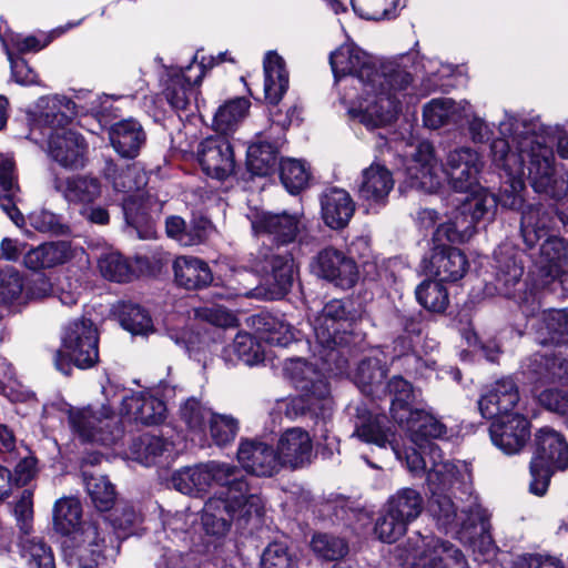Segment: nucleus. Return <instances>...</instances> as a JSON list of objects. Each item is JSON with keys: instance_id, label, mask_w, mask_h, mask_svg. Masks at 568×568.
I'll return each mask as SVG.
<instances>
[{"instance_id": "nucleus-34", "label": "nucleus", "mask_w": 568, "mask_h": 568, "mask_svg": "<svg viewBox=\"0 0 568 568\" xmlns=\"http://www.w3.org/2000/svg\"><path fill=\"white\" fill-rule=\"evenodd\" d=\"M14 516L20 529V555L32 565L36 562V541L31 536L33 529V490L24 489L14 505Z\"/></svg>"}, {"instance_id": "nucleus-7", "label": "nucleus", "mask_w": 568, "mask_h": 568, "mask_svg": "<svg viewBox=\"0 0 568 568\" xmlns=\"http://www.w3.org/2000/svg\"><path fill=\"white\" fill-rule=\"evenodd\" d=\"M493 165L497 169L494 163ZM498 170L503 172L501 176L505 179L499 196L496 197L487 187L477 184L476 187L467 192L468 195L465 200L450 213L448 221L437 227L435 232L437 241L445 239L450 243H465L474 236L480 222L486 223L494 220L498 204L509 209L503 204V196L505 186L510 179L503 169L498 168ZM521 206L523 204L515 209L510 207V210H518Z\"/></svg>"}, {"instance_id": "nucleus-56", "label": "nucleus", "mask_w": 568, "mask_h": 568, "mask_svg": "<svg viewBox=\"0 0 568 568\" xmlns=\"http://www.w3.org/2000/svg\"><path fill=\"white\" fill-rule=\"evenodd\" d=\"M121 326L133 335H148L153 332V322L146 310L133 303H124L120 313Z\"/></svg>"}, {"instance_id": "nucleus-17", "label": "nucleus", "mask_w": 568, "mask_h": 568, "mask_svg": "<svg viewBox=\"0 0 568 568\" xmlns=\"http://www.w3.org/2000/svg\"><path fill=\"white\" fill-rule=\"evenodd\" d=\"M408 545L414 559L412 568H469L463 551L448 540L418 535Z\"/></svg>"}, {"instance_id": "nucleus-54", "label": "nucleus", "mask_w": 568, "mask_h": 568, "mask_svg": "<svg viewBox=\"0 0 568 568\" xmlns=\"http://www.w3.org/2000/svg\"><path fill=\"white\" fill-rule=\"evenodd\" d=\"M415 295L424 308L434 313L445 312L449 303L448 292L439 280H425L416 287Z\"/></svg>"}, {"instance_id": "nucleus-43", "label": "nucleus", "mask_w": 568, "mask_h": 568, "mask_svg": "<svg viewBox=\"0 0 568 568\" xmlns=\"http://www.w3.org/2000/svg\"><path fill=\"white\" fill-rule=\"evenodd\" d=\"M172 449L173 444L163 437L143 434L133 439L130 446V455L138 463L144 466H152L160 463Z\"/></svg>"}, {"instance_id": "nucleus-48", "label": "nucleus", "mask_w": 568, "mask_h": 568, "mask_svg": "<svg viewBox=\"0 0 568 568\" xmlns=\"http://www.w3.org/2000/svg\"><path fill=\"white\" fill-rule=\"evenodd\" d=\"M384 506L385 509H389L406 523L412 524L423 513L424 498L418 490L406 487L389 496Z\"/></svg>"}, {"instance_id": "nucleus-40", "label": "nucleus", "mask_w": 568, "mask_h": 568, "mask_svg": "<svg viewBox=\"0 0 568 568\" xmlns=\"http://www.w3.org/2000/svg\"><path fill=\"white\" fill-rule=\"evenodd\" d=\"M55 189L73 204H89L101 195V183L90 175H74L55 181Z\"/></svg>"}, {"instance_id": "nucleus-4", "label": "nucleus", "mask_w": 568, "mask_h": 568, "mask_svg": "<svg viewBox=\"0 0 568 568\" xmlns=\"http://www.w3.org/2000/svg\"><path fill=\"white\" fill-rule=\"evenodd\" d=\"M485 161L479 151L471 146L450 150L445 163H438L429 142H420L405 166L406 182L410 187L428 193L436 192L446 174L449 185L456 192H468L479 184Z\"/></svg>"}, {"instance_id": "nucleus-9", "label": "nucleus", "mask_w": 568, "mask_h": 568, "mask_svg": "<svg viewBox=\"0 0 568 568\" xmlns=\"http://www.w3.org/2000/svg\"><path fill=\"white\" fill-rule=\"evenodd\" d=\"M414 447L405 452L406 465L409 471L418 475L435 468L439 463H452L444 459L442 450L433 439L443 438L446 435V426L429 413L412 409L404 417L403 424Z\"/></svg>"}, {"instance_id": "nucleus-37", "label": "nucleus", "mask_w": 568, "mask_h": 568, "mask_svg": "<svg viewBox=\"0 0 568 568\" xmlns=\"http://www.w3.org/2000/svg\"><path fill=\"white\" fill-rule=\"evenodd\" d=\"M554 222L552 214L542 205H527L521 212L520 234L527 248L532 250L546 237Z\"/></svg>"}, {"instance_id": "nucleus-36", "label": "nucleus", "mask_w": 568, "mask_h": 568, "mask_svg": "<svg viewBox=\"0 0 568 568\" xmlns=\"http://www.w3.org/2000/svg\"><path fill=\"white\" fill-rule=\"evenodd\" d=\"M536 341L540 345L568 343V311H544L534 324Z\"/></svg>"}, {"instance_id": "nucleus-57", "label": "nucleus", "mask_w": 568, "mask_h": 568, "mask_svg": "<svg viewBox=\"0 0 568 568\" xmlns=\"http://www.w3.org/2000/svg\"><path fill=\"white\" fill-rule=\"evenodd\" d=\"M214 413L194 397L189 398L180 407V417L191 433L197 436L205 434L206 423H211Z\"/></svg>"}, {"instance_id": "nucleus-27", "label": "nucleus", "mask_w": 568, "mask_h": 568, "mask_svg": "<svg viewBox=\"0 0 568 568\" xmlns=\"http://www.w3.org/2000/svg\"><path fill=\"white\" fill-rule=\"evenodd\" d=\"M120 412L136 423L151 426L165 419L166 405L154 390H142L122 396Z\"/></svg>"}, {"instance_id": "nucleus-38", "label": "nucleus", "mask_w": 568, "mask_h": 568, "mask_svg": "<svg viewBox=\"0 0 568 568\" xmlns=\"http://www.w3.org/2000/svg\"><path fill=\"white\" fill-rule=\"evenodd\" d=\"M466 104V100L456 102L448 98L433 99L424 106V123L430 129L446 125L462 126V115Z\"/></svg>"}, {"instance_id": "nucleus-46", "label": "nucleus", "mask_w": 568, "mask_h": 568, "mask_svg": "<svg viewBox=\"0 0 568 568\" xmlns=\"http://www.w3.org/2000/svg\"><path fill=\"white\" fill-rule=\"evenodd\" d=\"M194 72H187V65L170 75L165 83L163 94L170 105L175 110H185L194 95L195 85L201 81H191Z\"/></svg>"}, {"instance_id": "nucleus-1", "label": "nucleus", "mask_w": 568, "mask_h": 568, "mask_svg": "<svg viewBox=\"0 0 568 568\" xmlns=\"http://www.w3.org/2000/svg\"><path fill=\"white\" fill-rule=\"evenodd\" d=\"M498 136L489 146L491 163L503 169L510 179L505 186L503 204L517 207L523 202L526 176L535 192L555 200L568 193V179L558 174L551 146L557 139V152L568 159V121L545 125L538 118L505 110L497 123Z\"/></svg>"}, {"instance_id": "nucleus-24", "label": "nucleus", "mask_w": 568, "mask_h": 568, "mask_svg": "<svg viewBox=\"0 0 568 568\" xmlns=\"http://www.w3.org/2000/svg\"><path fill=\"white\" fill-rule=\"evenodd\" d=\"M276 453L281 467L297 469L311 464L313 442L310 434L300 427L288 428L278 438Z\"/></svg>"}, {"instance_id": "nucleus-23", "label": "nucleus", "mask_w": 568, "mask_h": 568, "mask_svg": "<svg viewBox=\"0 0 568 568\" xmlns=\"http://www.w3.org/2000/svg\"><path fill=\"white\" fill-rule=\"evenodd\" d=\"M394 184L392 172L385 165L374 162L362 171L357 185L358 197L368 212H377L386 205Z\"/></svg>"}, {"instance_id": "nucleus-45", "label": "nucleus", "mask_w": 568, "mask_h": 568, "mask_svg": "<svg viewBox=\"0 0 568 568\" xmlns=\"http://www.w3.org/2000/svg\"><path fill=\"white\" fill-rule=\"evenodd\" d=\"M225 363L235 365L239 362L247 366L256 365L264 359L262 345L248 333H239L233 343L222 351Z\"/></svg>"}, {"instance_id": "nucleus-3", "label": "nucleus", "mask_w": 568, "mask_h": 568, "mask_svg": "<svg viewBox=\"0 0 568 568\" xmlns=\"http://www.w3.org/2000/svg\"><path fill=\"white\" fill-rule=\"evenodd\" d=\"M248 219L255 235L266 236L276 245V247H260L253 255L252 267L265 276L268 286L265 296L270 300H280L290 292L295 273L293 254L281 248L296 240L303 243V233L306 227L303 215L255 211L248 215Z\"/></svg>"}, {"instance_id": "nucleus-14", "label": "nucleus", "mask_w": 568, "mask_h": 568, "mask_svg": "<svg viewBox=\"0 0 568 568\" xmlns=\"http://www.w3.org/2000/svg\"><path fill=\"white\" fill-rule=\"evenodd\" d=\"M284 373L301 392L296 404H301L302 413L310 412L324 419L331 413L333 402L323 375L303 358L285 361Z\"/></svg>"}, {"instance_id": "nucleus-47", "label": "nucleus", "mask_w": 568, "mask_h": 568, "mask_svg": "<svg viewBox=\"0 0 568 568\" xmlns=\"http://www.w3.org/2000/svg\"><path fill=\"white\" fill-rule=\"evenodd\" d=\"M284 139L276 138L273 142L258 141L247 149V168L255 175H267L277 163V152Z\"/></svg>"}, {"instance_id": "nucleus-61", "label": "nucleus", "mask_w": 568, "mask_h": 568, "mask_svg": "<svg viewBox=\"0 0 568 568\" xmlns=\"http://www.w3.org/2000/svg\"><path fill=\"white\" fill-rule=\"evenodd\" d=\"M408 526V523L384 507L374 529L379 540L392 544L405 535Z\"/></svg>"}, {"instance_id": "nucleus-8", "label": "nucleus", "mask_w": 568, "mask_h": 568, "mask_svg": "<svg viewBox=\"0 0 568 568\" xmlns=\"http://www.w3.org/2000/svg\"><path fill=\"white\" fill-rule=\"evenodd\" d=\"M263 507L261 496L250 491L247 481L243 491L227 485L205 501L201 516L203 529L211 536H225L233 524L243 528L251 517L261 516Z\"/></svg>"}, {"instance_id": "nucleus-53", "label": "nucleus", "mask_w": 568, "mask_h": 568, "mask_svg": "<svg viewBox=\"0 0 568 568\" xmlns=\"http://www.w3.org/2000/svg\"><path fill=\"white\" fill-rule=\"evenodd\" d=\"M36 476V457L21 459L14 468V474L0 465V500L9 497L12 486H24Z\"/></svg>"}, {"instance_id": "nucleus-42", "label": "nucleus", "mask_w": 568, "mask_h": 568, "mask_svg": "<svg viewBox=\"0 0 568 568\" xmlns=\"http://www.w3.org/2000/svg\"><path fill=\"white\" fill-rule=\"evenodd\" d=\"M174 277L180 286L196 290L207 286L212 280L209 265L194 256H179L173 263Z\"/></svg>"}, {"instance_id": "nucleus-49", "label": "nucleus", "mask_w": 568, "mask_h": 568, "mask_svg": "<svg viewBox=\"0 0 568 568\" xmlns=\"http://www.w3.org/2000/svg\"><path fill=\"white\" fill-rule=\"evenodd\" d=\"M211 230L207 220H201L192 225H186L180 216H170L165 222V231L169 237L179 242L182 246H192L202 243Z\"/></svg>"}, {"instance_id": "nucleus-41", "label": "nucleus", "mask_w": 568, "mask_h": 568, "mask_svg": "<svg viewBox=\"0 0 568 568\" xmlns=\"http://www.w3.org/2000/svg\"><path fill=\"white\" fill-rule=\"evenodd\" d=\"M265 100L276 106L288 89V73L285 62L276 52L270 51L264 59Z\"/></svg>"}, {"instance_id": "nucleus-64", "label": "nucleus", "mask_w": 568, "mask_h": 568, "mask_svg": "<svg viewBox=\"0 0 568 568\" xmlns=\"http://www.w3.org/2000/svg\"><path fill=\"white\" fill-rule=\"evenodd\" d=\"M349 6L358 17L373 21L395 19L404 8L398 2H349Z\"/></svg>"}, {"instance_id": "nucleus-58", "label": "nucleus", "mask_w": 568, "mask_h": 568, "mask_svg": "<svg viewBox=\"0 0 568 568\" xmlns=\"http://www.w3.org/2000/svg\"><path fill=\"white\" fill-rule=\"evenodd\" d=\"M280 176L285 189L294 194L307 185L310 170L301 160L286 159L281 162Z\"/></svg>"}, {"instance_id": "nucleus-31", "label": "nucleus", "mask_w": 568, "mask_h": 568, "mask_svg": "<svg viewBox=\"0 0 568 568\" xmlns=\"http://www.w3.org/2000/svg\"><path fill=\"white\" fill-rule=\"evenodd\" d=\"M109 140L119 155L134 159L146 142V133L136 120L125 119L110 126Z\"/></svg>"}, {"instance_id": "nucleus-6", "label": "nucleus", "mask_w": 568, "mask_h": 568, "mask_svg": "<svg viewBox=\"0 0 568 568\" xmlns=\"http://www.w3.org/2000/svg\"><path fill=\"white\" fill-rule=\"evenodd\" d=\"M39 109L38 124L43 122L60 128L49 138V155L63 168L82 169L87 162L88 144L78 132L63 129L77 115V104L65 97H41Z\"/></svg>"}, {"instance_id": "nucleus-15", "label": "nucleus", "mask_w": 568, "mask_h": 568, "mask_svg": "<svg viewBox=\"0 0 568 568\" xmlns=\"http://www.w3.org/2000/svg\"><path fill=\"white\" fill-rule=\"evenodd\" d=\"M537 449L530 462L529 489L537 496L547 491L554 469L568 467V444L558 432L545 427L536 434Z\"/></svg>"}, {"instance_id": "nucleus-50", "label": "nucleus", "mask_w": 568, "mask_h": 568, "mask_svg": "<svg viewBox=\"0 0 568 568\" xmlns=\"http://www.w3.org/2000/svg\"><path fill=\"white\" fill-rule=\"evenodd\" d=\"M82 507L77 498L59 499L53 509V524L63 535H74L81 529Z\"/></svg>"}, {"instance_id": "nucleus-21", "label": "nucleus", "mask_w": 568, "mask_h": 568, "mask_svg": "<svg viewBox=\"0 0 568 568\" xmlns=\"http://www.w3.org/2000/svg\"><path fill=\"white\" fill-rule=\"evenodd\" d=\"M197 160L206 175L223 180L235 168L233 148L224 135L209 136L197 146Z\"/></svg>"}, {"instance_id": "nucleus-12", "label": "nucleus", "mask_w": 568, "mask_h": 568, "mask_svg": "<svg viewBox=\"0 0 568 568\" xmlns=\"http://www.w3.org/2000/svg\"><path fill=\"white\" fill-rule=\"evenodd\" d=\"M171 483L182 494L200 496L213 486L222 489L231 485L234 489L243 491L246 487V477L235 465L211 460L174 471Z\"/></svg>"}, {"instance_id": "nucleus-63", "label": "nucleus", "mask_w": 568, "mask_h": 568, "mask_svg": "<svg viewBox=\"0 0 568 568\" xmlns=\"http://www.w3.org/2000/svg\"><path fill=\"white\" fill-rule=\"evenodd\" d=\"M261 568H298V560L288 547L281 541L266 546L261 556Z\"/></svg>"}, {"instance_id": "nucleus-29", "label": "nucleus", "mask_w": 568, "mask_h": 568, "mask_svg": "<svg viewBox=\"0 0 568 568\" xmlns=\"http://www.w3.org/2000/svg\"><path fill=\"white\" fill-rule=\"evenodd\" d=\"M354 436L364 443L376 445L379 448L390 447L398 459L402 452L396 443L393 426L385 415L372 414L358 417Z\"/></svg>"}, {"instance_id": "nucleus-11", "label": "nucleus", "mask_w": 568, "mask_h": 568, "mask_svg": "<svg viewBox=\"0 0 568 568\" xmlns=\"http://www.w3.org/2000/svg\"><path fill=\"white\" fill-rule=\"evenodd\" d=\"M104 175L115 192L123 193L122 209L128 225L132 226L140 239H150L154 231L149 222L144 206L143 189L148 184L143 166L135 162L119 168L112 161L106 162Z\"/></svg>"}, {"instance_id": "nucleus-33", "label": "nucleus", "mask_w": 568, "mask_h": 568, "mask_svg": "<svg viewBox=\"0 0 568 568\" xmlns=\"http://www.w3.org/2000/svg\"><path fill=\"white\" fill-rule=\"evenodd\" d=\"M321 207L324 223L333 230L345 227L355 212V203L349 193L337 187L322 195Z\"/></svg>"}, {"instance_id": "nucleus-62", "label": "nucleus", "mask_w": 568, "mask_h": 568, "mask_svg": "<svg viewBox=\"0 0 568 568\" xmlns=\"http://www.w3.org/2000/svg\"><path fill=\"white\" fill-rule=\"evenodd\" d=\"M314 554L325 560H338L347 554L344 539L329 534H315L311 541Z\"/></svg>"}, {"instance_id": "nucleus-51", "label": "nucleus", "mask_w": 568, "mask_h": 568, "mask_svg": "<svg viewBox=\"0 0 568 568\" xmlns=\"http://www.w3.org/2000/svg\"><path fill=\"white\" fill-rule=\"evenodd\" d=\"M387 388L392 395L390 414L397 424H403L404 417L412 410L410 404L415 398L413 386L400 376H394L388 383Z\"/></svg>"}, {"instance_id": "nucleus-19", "label": "nucleus", "mask_w": 568, "mask_h": 568, "mask_svg": "<svg viewBox=\"0 0 568 568\" xmlns=\"http://www.w3.org/2000/svg\"><path fill=\"white\" fill-rule=\"evenodd\" d=\"M0 42L10 62L12 80L26 87L36 84V71L26 59L28 53L36 51V36L13 32L1 21Z\"/></svg>"}, {"instance_id": "nucleus-30", "label": "nucleus", "mask_w": 568, "mask_h": 568, "mask_svg": "<svg viewBox=\"0 0 568 568\" xmlns=\"http://www.w3.org/2000/svg\"><path fill=\"white\" fill-rule=\"evenodd\" d=\"M535 264L547 278L545 283L564 274L568 267V243L556 235L547 236L538 250Z\"/></svg>"}, {"instance_id": "nucleus-32", "label": "nucleus", "mask_w": 568, "mask_h": 568, "mask_svg": "<svg viewBox=\"0 0 568 568\" xmlns=\"http://www.w3.org/2000/svg\"><path fill=\"white\" fill-rule=\"evenodd\" d=\"M496 262L495 287L498 294L514 297L524 274V266L510 248L499 247L494 253Z\"/></svg>"}, {"instance_id": "nucleus-60", "label": "nucleus", "mask_w": 568, "mask_h": 568, "mask_svg": "<svg viewBox=\"0 0 568 568\" xmlns=\"http://www.w3.org/2000/svg\"><path fill=\"white\" fill-rule=\"evenodd\" d=\"M99 268L103 277L118 283L129 282L133 277L130 263L118 252H110L101 256Z\"/></svg>"}, {"instance_id": "nucleus-18", "label": "nucleus", "mask_w": 568, "mask_h": 568, "mask_svg": "<svg viewBox=\"0 0 568 568\" xmlns=\"http://www.w3.org/2000/svg\"><path fill=\"white\" fill-rule=\"evenodd\" d=\"M105 518L83 523L81 529L71 535V545L64 550L71 568H95L105 548Z\"/></svg>"}, {"instance_id": "nucleus-5", "label": "nucleus", "mask_w": 568, "mask_h": 568, "mask_svg": "<svg viewBox=\"0 0 568 568\" xmlns=\"http://www.w3.org/2000/svg\"><path fill=\"white\" fill-rule=\"evenodd\" d=\"M468 469L463 463H439L427 471V487L430 493L429 513L439 528L445 531L460 527V539H466L465 510H460L453 497L470 494Z\"/></svg>"}, {"instance_id": "nucleus-28", "label": "nucleus", "mask_w": 568, "mask_h": 568, "mask_svg": "<svg viewBox=\"0 0 568 568\" xmlns=\"http://www.w3.org/2000/svg\"><path fill=\"white\" fill-rule=\"evenodd\" d=\"M469 268L466 255L456 247L436 246L426 266L427 273L440 282H457Z\"/></svg>"}, {"instance_id": "nucleus-10", "label": "nucleus", "mask_w": 568, "mask_h": 568, "mask_svg": "<svg viewBox=\"0 0 568 568\" xmlns=\"http://www.w3.org/2000/svg\"><path fill=\"white\" fill-rule=\"evenodd\" d=\"M314 333L313 353L323 369L332 371L331 363L339 356V347L353 342V318L341 300H332L311 320Z\"/></svg>"}, {"instance_id": "nucleus-59", "label": "nucleus", "mask_w": 568, "mask_h": 568, "mask_svg": "<svg viewBox=\"0 0 568 568\" xmlns=\"http://www.w3.org/2000/svg\"><path fill=\"white\" fill-rule=\"evenodd\" d=\"M84 481L87 491L95 506L100 511L109 510L115 500L114 486L105 476H88L84 473Z\"/></svg>"}, {"instance_id": "nucleus-16", "label": "nucleus", "mask_w": 568, "mask_h": 568, "mask_svg": "<svg viewBox=\"0 0 568 568\" xmlns=\"http://www.w3.org/2000/svg\"><path fill=\"white\" fill-rule=\"evenodd\" d=\"M69 422L83 442L104 446L115 444L122 437V428L112 408L101 405L99 409L88 406L71 410Z\"/></svg>"}, {"instance_id": "nucleus-25", "label": "nucleus", "mask_w": 568, "mask_h": 568, "mask_svg": "<svg viewBox=\"0 0 568 568\" xmlns=\"http://www.w3.org/2000/svg\"><path fill=\"white\" fill-rule=\"evenodd\" d=\"M519 402L518 387L510 377L501 378L491 384L478 400L483 417L496 419L511 410Z\"/></svg>"}, {"instance_id": "nucleus-13", "label": "nucleus", "mask_w": 568, "mask_h": 568, "mask_svg": "<svg viewBox=\"0 0 568 568\" xmlns=\"http://www.w3.org/2000/svg\"><path fill=\"white\" fill-rule=\"evenodd\" d=\"M62 348L55 352L53 362L58 371L69 374L71 363L81 368L94 366L99 359V334L90 318L70 321L61 336Z\"/></svg>"}, {"instance_id": "nucleus-20", "label": "nucleus", "mask_w": 568, "mask_h": 568, "mask_svg": "<svg viewBox=\"0 0 568 568\" xmlns=\"http://www.w3.org/2000/svg\"><path fill=\"white\" fill-rule=\"evenodd\" d=\"M312 272L342 288L353 287L358 278L356 263L344 252L326 247L311 263Z\"/></svg>"}, {"instance_id": "nucleus-55", "label": "nucleus", "mask_w": 568, "mask_h": 568, "mask_svg": "<svg viewBox=\"0 0 568 568\" xmlns=\"http://www.w3.org/2000/svg\"><path fill=\"white\" fill-rule=\"evenodd\" d=\"M250 102L245 98L231 100L219 108L214 115V128L221 135L234 130L236 124L245 116Z\"/></svg>"}, {"instance_id": "nucleus-26", "label": "nucleus", "mask_w": 568, "mask_h": 568, "mask_svg": "<svg viewBox=\"0 0 568 568\" xmlns=\"http://www.w3.org/2000/svg\"><path fill=\"white\" fill-rule=\"evenodd\" d=\"M237 460L247 473L260 477H271L282 469L276 448L263 442H242Z\"/></svg>"}, {"instance_id": "nucleus-2", "label": "nucleus", "mask_w": 568, "mask_h": 568, "mask_svg": "<svg viewBox=\"0 0 568 568\" xmlns=\"http://www.w3.org/2000/svg\"><path fill=\"white\" fill-rule=\"evenodd\" d=\"M407 55L400 62L377 63L353 42L342 44L329 55V64L336 83L343 81L352 85L357 95L353 101L349 94L344 102L351 101L348 113L367 129L390 124L399 114L402 99L406 97L413 83V75L404 68Z\"/></svg>"}, {"instance_id": "nucleus-52", "label": "nucleus", "mask_w": 568, "mask_h": 568, "mask_svg": "<svg viewBox=\"0 0 568 568\" xmlns=\"http://www.w3.org/2000/svg\"><path fill=\"white\" fill-rule=\"evenodd\" d=\"M475 514L479 520V524L473 526L476 537H469L468 541L473 548L474 554L477 556L476 559L487 561L495 556L496 545L489 532L490 525L486 510L476 507Z\"/></svg>"}, {"instance_id": "nucleus-22", "label": "nucleus", "mask_w": 568, "mask_h": 568, "mask_svg": "<svg viewBox=\"0 0 568 568\" xmlns=\"http://www.w3.org/2000/svg\"><path fill=\"white\" fill-rule=\"evenodd\" d=\"M493 444L506 455L521 450L530 437L529 420L521 414H506L493 419L489 427Z\"/></svg>"}, {"instance_id": "nucleus-44", "label": "nucleus", "mask_w": 568, "mask_h": 568, "mask_svg": "<svg viewBox=\"0 0 568 568\" xmlns=\"http://www.w3.org/2000/svg\"><path fill=\"white\" fill-rule=\"evenodd\" d=\"M386 367L378 357L363 359L356 369L354 381L361 392L367 396L379 397L385 393L384 378Z\"/></svg>"}, {"instance_id": "nucleus-39", "label": "nucleus", "mask_w": 568, "mask_h": 568, "mask_svg": "<svg viewBox=\"0 0 568 568\" xmlns=\"http://www.w3.org/2000/svg\"><path fill=\"white\" fill-rule=\"evenodd\" d=\"M530 378L540 383H568V359L560 356L534 354L525 363Z\"/></svg>"}, {"instance_id": "nucleus-35", "label": "nucleus", "mask_w": 568, "mask_h": 568, "mask_svg": "<svg viewBox=\"0 0 568 568\" xmlns=\"http://www.w3.org/2000/svg\"><path fill=\"white\" fill-rule=\"evenodd\" d=\"M19 192L13 162L0 158V207L18 227L22 229L26 220L17 206L20 201Z\"/></svg>"}]
</instances>
